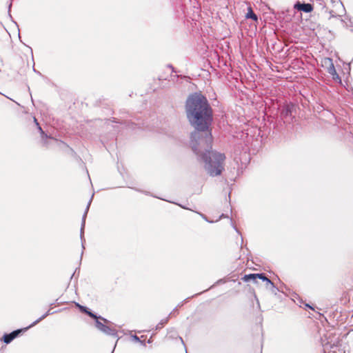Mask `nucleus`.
I'll return each mask as SVG.
<instances>
[{"label": "nucleus", "mask_w": 353, "mask_h": 353, "mask_svg": "<svg viewBox=\"0 0 353 353\" xmlns=\"http://www.w3.org/2000/svg\"><path fill=\"white\" fill-rule=\"evenodd\" d=\"M247 19H252L254 21H257V16L254 14L251 7H249L248 9V12L246 14Z\"/></svg>", "instance_id": "obj_7"}, {"label": "nucleus", "mask_w": 353, "mask_h": 353, "mask_svg": "<svg viewBox=\"0 0 353 353\" xmlns=\"http://www.w3.org/2000/svg\"><path fill=\"white\" fill-rule=\"evenodd\" d=\"M294 8L307 13L312 12L313 10V7L310 3H297L294 5Z\"/></svg>", "instance_id": "obj_4"}, {"label": "nucleus", "mask_w": 353, "mask_h": 353, "mask_svg": "<svg viewBox=\"0 0 353 353\" xmlns=\"http://www.w3.org/2000/svg\"><path fill=\"white\" fill-rule=\"evenodd\" d=\"M288 112H289V107L288 106L286 108V112H285L286 115L288 114Z\"/></svg>", "instance_id": "obj_11"}, {"label": "nucleus", "mask_w": 353, "mask_h": 353, "mask_svg": "<svg viewBox=\"0 0 353 353\" xmlns=\"http://www.w3.org/2000/svg\"><path fill=\"white\" fill-rule=\"evenodd\" d=\"M323 67H325L327 72L332 77L333 79L339 83H341V78L336 73L332 60L330 58H324L322 61Z\"/></svg>", "instance_id": "obj_2"}, {"label": "nucleus", "mask_w": 353, "mask_h": 353, "mask_svg": "<svg viewBox=\"0 0 353 353\" xmlns=\"http://www.w3.org/2000/svg\"><path fill=\"white\" fill-rule=\"evenodd\" d=\"M96 325H97V327L99 330H100L101 331H102L103 332L108 334H112V330L109 327L103 324L101 322L99 321L98 320H97V321H96Z\"/></svg>", "instance_id": "obj_5"}, {"label": "nucleus", "mask_w": 353, "mask_h": 353, "mask_svg": "<svg viewBox=\"0 0 353 353\" xmlns=\"http://www.w3.org/2000/svg\"><path fill=\"white\" fill-rule=\"evenodd\" d=\"M39 130H40V132H41L42 134H44V132H43L41 128L39 126Z\"/></svg>", "instance_id": "obj_10"}, {"label": "nucleus", "mask_w": 353, "mask_h": 353, "mask_svg": "<svg viewBox=\"0 0 353 353\" xmlns=\"http://www.w3.org/2000/svg\"><path fill=\"white\" fill-rule=\"evenodd\" d=\"M256 279H260L272 286L274 285L273 283L263 274H250L245 275L243 277L245 281H249L250 280L256 281Z\"/></svg>", "instance_id": "obj_3"}, {"label": "nucleus", "mask_w": 353, "mask_h": 353, "mask_svg": "<svg viewBox=\"0 0 353 353\" xmlns=\"http://www.w3.org/2000/svg\"><path fill=\"white\" fill-rule=\"evenodd\" d=\"M83 310H84V311H85V312L89 315V316H90L91 317H92V318H94V319H97V316L95 314H92V312H88V311H86V310H84V309H83Z\"/></svg>", "instance_id": "obj_8"}, {"label": "nucleus", "mask_w": 353, "mask_h": 353, "mask_svg": "<svg viewBox=\"0 0 353 353\" xmlns=\"http://www.w3.org/2000/svg\"><path fill=\"white\" fill-rule=\"evenodd\" d=\"M186 112L190 124L195 128L190 138L193 152L204 162V168L210 176L220 175L224 169L225 156L211 150L212 137L210 126L212 112L206 98L198 93L191 94L186 101Z\"/></svg>", "instance_id": "obj_1"}, {"label": "nucleus", "mask_w": 353, "mask_h": 353, "mask_svg": "<svg viewBox=\"0 0 353 353\" xmlns=\"http://www.w3.org/2000/svg\"><path fill=\"white\" fill-rule=\"evenodd\" d=\"M46 316V315H44L43 316H42L41 318H40L39 320H37V321H35L33 325L36 324L37 322H39V320L42 319L43 318H44Z\"/></svg>", "instance_id": "obj_9"}, {"label": "nucleus", "mask_w": 353, "mask_h": 353, "mask_svg": "<svg viewBox=\"0 0 353 353\" xmlns=\"http://www.w3.org/2000/svg\"><path fill=\"white\" fill-rule=\"evenodd\" d=\"M20 332V330H16L9 334H5L3 336V341L6 343H10Z\"/></svg>", "instance_id": "obj_6"}]
</instances>
